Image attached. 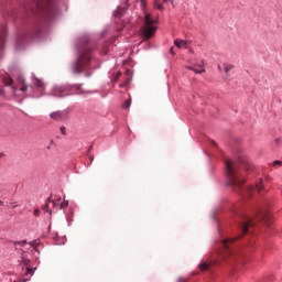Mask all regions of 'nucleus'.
Listing matches in <instances>:
<instances>
[{
  "instance_id": "f704fd0d",
  "label": "nucleus",
  "mask_w": 282,
  "mask_h": 282,
  "mask_svg": "<svg viewBox=\"0 0 282 282\" xmlns=\"http://www.w3.org/2000/svg\"><path fill=\"white\" fill-rule=\"evenodd\" d=\"M4 91L0 87V96H3Z\"/></svg>"
},
{
  "instance_id": "2eb2a0df",
  "label": "nucleus",
  "mask_w": 282,
  "mask_h": 282,
  "mask_svg": "<svg viewBox=\"0 0 282 282\" xmlns=\"http://www.w3.org/2000/svg\"><path fill=\"white\" fill-rule=\"evenodd\" d=\"M29 243V246L32 248V249H34V251L35 252H39V240H32V241H30V242H28Z\"/></svg>"
},
{
  "instance_id": "f03ea898",
  "label": "nucleus",
  "mask_w": 282,
  "mask_h": 282,
  "mask_svg": "<svg viewBox=\"0 0 282 282\" xmlns=\"http://www.w3.org/2000/svg\"><path fill=\"white\" fill-rule=\"evenodd\" d=\"M31 1L33 6L26 4L25 17L21 19L18 28L15 50H23L32 41H43L47 36V14L54 19L58 14V8L52 0H24Z\"/></svg>"
},
{
  "instance_id": "9d476101",
  "label": "nucleus",
  "mask_w": 282,
  "mask_h": 282,
  "mask_svg": "<svg viewBox=\"0 0 282 282\" xmlns=\"http://www.w3.org/2000/svg\"><path fill=\"white\" fill-rule=\"evenodd\" d=\"M32 84L34 85L35 89L43 94V91H45V83H43L42 79L36 78V75H34V73H32Z\"/></svg>"
},
{
  "instance_id": "6ab92c4d",
  "label": "nucleus",
  "mask_w": 282,
  "mask_h": 282,
  "mask_svg": "<svg viewBox=\"0 0 282 282\" xmlns=\"http://www.w3.org/2000/svg\"><path fill=\"white\" fill-rule=\"evenodd\" d=\"M122 9L118 7V9L112 12V17H122Z\"/></svg>"
},
{
  "instance_id": "c9c22d12",
  "label": "nucleus",
  "mask_w": 282,
  "mask_h": 282,
  "mask_svg": "<svg viewBox=\"0 0 282 282\" xmlns=\"http://www.w3.org/2000/svg\"><path fill=\"white\" fill-rule=\"evenodd\" d=\"M47 202H52V195H50V197H47Z\"/></svg>"
},
{
  "instance_id": "9b49d317",
  "label": "nucleus",
  "mask_w": 282,
  "mask_h": 282,
  "mask_svg": "<svg viewBox=\"0 0 282 282\" xmlns=\"http://www.w3.org/2000/svg\"><path fill=\"white\" fill-rule=\"evenodd\" d=\"M213 265H217V261H215V260L202 261L198 264V268L202 272H206V271L210 270V268H213Z\"/></svg>"
},
{
  "instance_id": "39448f33",
  "label": "nucleus",
  "mask_w": 282,
  "mask_h": 282,
  "mask_svg": "<svg viewBox=\"0 0 282 282\" xmlns=\"http://www.w3.org/2000/svg\"><path fill=\"white\" fill-rule=\"evenodd\" d=\"M158 20L151 17V13H145L144 15V25L141 26V35L145 41H149L155 36V32L158 31V26H155Z\"/></svg>"
},
{
  "instance_id": "a19ab883",
  "label": "nucleus",
  "mask_w": 282,
  "mask_h": 282,
  "mask_svg": "<svg viewBox=\"0 0 282 282\" xmlns=\"http://www.w3.org/2000/svg\"><path fill=\"white\" fill-rule=\"evenodd\" d=\"M118 32H122V29H118Z\"/></svg>"
},
{
  "instance_id": "0eeeda50",
  "label": "nucleus",
  "mask_w": 282,
  "mask_h": 282,
  "mask_svg": "<svg viewBox=\"0 0 282 282\" xmlns=\"http://www.w3.org/2000/svg\"><path fill=\"white\" fill-rule=\"evenodd\" d=\"M51 96H54L55 98H67L69 96H76V93L72 91L70 83H65L53 86Z\"/></svg>"
},
{
  "instance_id": "7ed1b4c3",
  "label": "nucleus",
  "mask_w": 282,
  "mask_h": 282,
  "mask_svg": "<svg viewBox=\"0 0 282 282\" xmlns=\"http://www.w3.org/2000/svg\"><path fill=\"white\" fill-rule=\"evenodd\" d=\"M253 171L254 165L239 151L236 160L225 159V185L230 186L235 193H240L241 197L247 199L257 193L264 195L265 188H263L262 178H258L253 185H246V175H250Z\"/></svg>"
},
{
  "instance_id": "412c9836",
  "label": "nucleus",
  "mask_w": 282,
  "mask_h": 282,
  "mask_svg": "<svg viewBox=\"0 0 282 282\" xmlns=\"http://www.w3.org/2000/svg\"><path fill=\"white\" fill-rule=\"evenodd\" d=\"M129 107H131V99H127V100L122 104V108H123V109H129Z\"/></svg>"
},
{
  "instance_id": "ddd939ff",
  "label": "nucleus",
  "mask_w": 282,
  "mask_h": 282,
  "mask_svg": "<svg viewBox=\"0 0 282 282\" xmlns=\"http://www.w3.org/2000/svg\"><path fill=\"white\" fill-rule=\"evenodd\" d=\"M50 118H52V120H57V121L65 120V112L63 111L51 112Z\"/></svg>"
},
{
  "instance_id": "a211bd4d",
  "label": "nucleus",
  "mask_w": 282,
  "mask_h": 282,
  "mask_svg": "<svg viewBox=\"0 0 282 282\" xmlns=\"http://www.w3.org/2000/svg\"><path fill=\"white\" fill-rule=\"evenodd\" d=\"M154 8L156 10H164V4L160 2V0H154Z\"/></svg>"
},
{
  "instance_id": "1a4fd4ad",
  "label": "nucleus",
  "mask_w": 282,
  "mask_h": 282,
  "mask_svg": "<svg viewBox=\"0 0 282 282\" xmlns=\"http://www.w3.org/2000/svg\"><path fill=\"white\" fill-rule=\"evenodd\" d=\"M72 93L75 94V96H84V94H91L89 90L83 89V84H70Z\"/></svg>"
},
{
  "instance_id": "72a5a7b5",
  "label": "nucleus",
  "mask_w": 282,
  "mask_h": 282,
  "mask_svg": "<svg viewBox=\"0 0 282 282\" xmlns=\"http://www.w3.org/2000/svg\"><path fill=\"white\" fill-rule=\"evenodd\" d=\"M85 76L89 78V76H91V73H86Z\"/></svg>"
},
{
  "instance_id": "e433bc0d",
  "label": "nucleus",
  "mask_w": 282,
  "mask_h": 282,
  "mask_svg": "<svg viewBox=\"0 0 282 282\" xmlns=\"http://www.w3.org/2000/svg\"><path fill=\"white\" fill-rule=\"evenodd\" d=\"M3 204H4L3 200H0V206H3Z\"/></svg>"
},
{
  "instance_id": "dca6fc26",
  "label": "nucleus",
  "mask_w": 282,
  "mask_h": 282,
  "mask_svg": "<svg viewBox=\"0 0 282 282\" xmlns=\"http://www.w3.org/2000/svg\"><path fill=\"white\" fill-rule=\"evenodd\" d=\"M35 271H36V268L26 267L24 274H25V276H28V275L34 276Z\"/></svg>"
},
{
  "instance_id": "bb28decb",
  "label": "nucleus",
  "mask_w": 282,
  "mask_h": 282,
  "mask_svg": "<svg viewBox=\"0 0 282 282\" xmlns=\"http://www.w3.org/2000/svg\"><path fill=\"white\" fill-rule=\"evenodd\" d=\"M91 149H94V144H90L88 150H87V155H89L91 153Z\"/></svg>"
},
{
  "instance_id": "f8f14e48",
  "label": "nucleus",
  "mask_w": 282,
  "mask_h": 282,
  "mask_svg": "<svg viewBox=\"0 0 282 282\" xmlns=\"http://www.w3.org/2000/svg\"><path fill=\"white\" fill-rule=\"evenodd\" d=\"M6 36H8V26L3 25L0 32V50L6 48Z\"/></svg>"
},
{
  "instance_id": "4be33fe9",
  "label": "nucleus",
  "mask_w": 282,
  "mask_h": 282,
  "mask_svg": "<svg viewBox=\"0 0 282 282\" xmlns=\"http://www.w3.org/2000/svg\"><path fill=\"white\" fill-rule=\"evenodd\" d=\"M23 265L28 267L30 265V259L25 258V256L21 257Z\"/></svg>"
},
{
  "instance_id": "2f4dec72",
  "label": "nucleus",
  "mask_w": 282,
  "mask_h": 282,
  "mask_svg": "<svg viewBox=\"0 0 282 282\" xmlns=\"http://www.w3.org/2000/svg\"><path fill=\"white\" fill-rule=\"evenodd\" d=\"M88 158L90 162H94V155L89 154Z\"/></svg>"
},
{
  "instance_id": "473e14b6",
  "label": "nucleus",
  "mask_w": 282,
  "mask_h": 282,
  "mask_svg": "<svg viewBox=\"0 0 282 282\" xmlns=\"http://www.w3.org/2000/svg\"><path fill=\"white\" fill-rule=\"evenodd\" d=\"M170 54H175V52L173 51V47L170 48Z\"/></svg>"
},
{
  "instance_id": "393cba45",
  "label": "nucleus",
  "mask_w": 282,
  "mask_h": 282,
  "mask_svg": "<svg viewBox=\"0 0 282 282\" xmlns=\"http://www.w3.org/2000/svg\"><path fill=\"white\" fill-rule=\"evenodd\" d=\"M273 166H282V161H279V160L273 161Z\"/></svg>"
},
{
  "instance_id": "423d86ee",
  "label": "nucleus",
  "mask_w": 282,
  "mask_h": 282,
  "mask_svg": "<svg viewBox=\"0 0 282 282\" xmlns=\"http://www.w3.org/2000/svg\"><path fill=\"white\" fill-rule=\"evenodd\" d=\"M2 83L3 85H6V87H11L12 91H28V89H32V86H28L25 84V77L23 76V74H19L17 76V83L20 85V86H15L14 85V79H12V77H4L2 79Z\"/></svg>"
},
{
  "instance_id": "6e6552de",
  "label": "nucleus",
  "mask_w": 282,
  "mask_h": 282,
  "mask_svg": "<svg viewBox=\"0 0 282 282\" xmlns=\"http://www.w3.org/2000/svg\"><path fill=\"white\" fill-rule=\"evenodd\" d=\"M253 217H256L258 221H263V224H267L268 226H270V221L272 219L270 210H268V205H257L253 209Z\"/></svg>"
},
{
  "instance_id": "aec40b11",
  "label": "nucleus",
  "mask_w": 282,
  "mask_h": 282,
  "mask_svg": "<svg viewBox=\"0 0 282 282\" xmlns=\"http://www.w3.org/2000/svg\"><path fill=\"white\" fill-rule=\"evenodd\" d=\"M235 66L232 64H225V73L228 74L230 69H234Z\"/></svg>"
},
{
  "instance_id": "f257e3e1",
  "label": "nucleus",
  "mask_w": 282,
  "mask_h": 282,
  "mask_svg": "<svg viewBox=\"0 0 282 282\" xmlns=\"http://www.w3.org/2000/svg\"><path fill=\"white\" fill-rule=\"evenodd\" d=\"M226 208L235 224L232 230L236 235L232 237L224 235L221 223H219V219L217 218V210H213L210 217L215 221L220 237L218 242H216L215 250L220 257H223V259L237 261V257H241V251H239V245L237 241H239V239H243V237L254 235L257 223H254V219L243 210V206H241V204L228 203Z\"/></svg>"
},
{
  "instance_id": "c85d7f7f",
  "label": "nucleus",
  "mask_w": 282,
  "mask_h": 282,
  "mask_svg": "<svg viewBox=\"0 0 282 282\" xmlns=\"http://www.w3.org/2000/svg\"><path fill=\"white\" fill-rule=\"evenodd\" d=\"M41 212L39 210V209H34V212H33V215L35 216V217H39V214H40Z\"/></svg>"
},
{
  "instance_id": "b1692460",
  "label": "nucleus",
  "mask_w": 282,
  "mask_h": 282,
  "mask_svg": "<svg viewBox=\"0 0 282 282\" xmlns=\"http://www.w3.org/2000/svg\"><path fill=\"white\" fill-rule=\"evenodd\" d=\"M61 208H67L69 206V200H64L63 203H61Z\"/></svg>"
},
{
  "instance_id": "cd10ccee",
  "label": "nucleus",
  "mask_w": 282,
  "mask_h": 282,
  "mask_svg": "<svg viewBox=\"0 0 282 282\" xmlns=\"http://www.w3.org/2000/svg\"><path fill=\"white\" fill-rule=\"evenodd\" d=\"M225 226H229V228H232V220H230V221H225Z\"/></svg>"
},
{
  "instance_id": "a878e982",
  "label": "nucleus",
  "mask_w": 282,
  "mask_h": 282,
  "mask_svg": "<svg viewBox=\"0 0 282 282\" xmlns=\"http://www.w3.org/2000/svg\"><path fill=\"white\" fill-rule=\"evenodd\" d=\"M59 131H61L62 135H65L67 133L65 127H63V126L59 128Z\"/></svg>"
},
{
  "instance_id": "f3484780",
  "label": "nucleus",
  "mask_w": 282,
  "mask_h": 282,
  "mask_svg": "<svg viewBox=\"0 0 282 282\" xmlns=\"http://www.w3.org/2000/svg\"><path fill=\"white\" fill-rule=\"evenodd\" d=\"M13 246L17 248V246H20V248H23L28 243V240H20V241H12Z\"/></svg>"
},
{
  "instance_id": "4c0bfd02",
  "label": "nucleus",
  "mask_w": 282,
  "mask_h": 282,
  "mask_svg": "<svg viewBox=\"0 0 282 282\" xmlns=\"http://www.w3.org/2000/svg\"><path fill=\"white\" fill-rule=\"evenodd\" d=\"M178 281H180V282H181V281H184V278H180Z\"/></svg>"
},
{
  "instance_id": "ea45409f",
  "label": "nucleus",
  "mask_w": 282,
  "mask_h": 282,
  "mask_svg": "<svg viewBox=\"0 0 282 282\" xmlns=\"http://www.w3.org/2000/svg\"><path fill=\"white\" fill-rule=\"evenodd\" d=\"M3 156V152H0V158H2Z\"/></svg>"
},
{
  "instance_id": "5701e85b",
  "label": "nucleus",
  "mask_w": 282,
  "mask_h": 282,
  "mask_svg": "<svg viewBox=\"0 0 282 282\" xmlns=\"http://www.w3.org/2000/svg\"><path fill=\"white\" fill-rule=\"evenodd\" d=\"M195 74H203L205 72L204 67L199 66L198 68H192Z\"/></svg>"
},
{
  "instance_id": "c756f323",
  "label": "nucleus",
  "mask_w": 282,
  "mask_h": 282,
  "mask_svg": "<svg viewBox=\"0 0 282 282\" xmlns=\"http://www.w3.org/2000/svg\"><path fill=\"white\" fill-rule=\"evenodd\" d=\"M28 281H30V279H28V278H21V279L19 280V282H28Z\"/></svg>"
},
{
  "instance_id": "7c9ffc66",
  "label": "nucleus",
  "mask_w": 282,
  "mask_h": 282,
  "mask_svg": "<svg viewBox=\"0 0 282 282\" xmlns=\"http://www.w3.org/2000/svg\"><path fill=\"white\" fill-rule=\"evenodd\" d=\"M210 144H212V147H216L217 148V142L210 141Z\"/></svg>"
},
{
  "instance_id": "20e7f679",
  "label": "nucleus",
  "mask_w": 282,
  "mask_h": 282,
  "mask_svg": "<svg viewBox=\"0 0 282 282\" xmlns=\"http://www.w3.org/2000/svg\"><path fill=\"white\" fill-rule=\"evenodd\" d=\"M107 28L101 31L98 44L91 41V36L89 34H84L75 40L77 58L72 63L70 66L73 74H83L85 69H91V63L96 61L94 56L95 50H97L101 56L109 54V45L113 43V40L105 43V34H107Z\"/></svg>"
},
{
  "instance_id": "4468645a",
  "label": "nucleus",
  "mask_w": 282,
  "mask_h": 282,
  "mask_svg": "<svg viewBox=\"0 0 282 282\" xmlns=\"http://www.w3.org/2000/svg\"><path fill=\"white\" fill-rule=\"evenodd\" d=\"M174 45L178 48L182 50V47H185L186 50H188V42L186 40H180L176 39L174 41Z\"/></svg>"
},
{
  "instance_id": "58836bf2",
  "label": "nucleus",
  "mask_w": 282,
  "mask_h": 282,
  "mask_svg": "<svg viewBox=\"0 0 282 282\" xmlns=\"http://www.w3.org/2000/svg\"><path fill=\"white\" fill-rule=\"evenodd\" d=\"M169 2V0H163V3H167Z\"/></svg>"
}]
</instances>
